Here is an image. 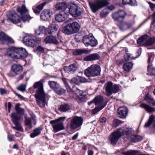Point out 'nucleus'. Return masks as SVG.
<instances>
[{
	"label": "nucleus",
	"mask_w": 155,
	"mask_h": 155,
	"mask_svg": "<svg viewBox=\"0 0 155 155\" xmlns=\"http://www.w3.org/2000/svg\"><path fill=\"white\" fill-rule=\"evenodd\" d=\"M65 118V117H61L56 120L50 121V124L52 125L53 131L54 133H57L64 129L63 121Z\"/></svg>",
	"instance_id": "nucleus-5"
},
{
	"label": "nucleus",
	"mask_w": 155,
	"mask_h": 155,
	"mask_svg": "<svg viewBox=\"0 0 155 155\" xmlns=\"http://www.w3.org/2000/svg\"><path fill=\"white\" fill-rule=\"evenodd\" d=\"M155 117L153 115H152L149 117V120L144 125V127H147L150 126L151 124L152 123L153 121L154 120Z\"/></svg>",
	"instance_id": "nucleus-43"
},
{
	"label": "nucleus",
	"mask_w": 155,
	"mask_h": 155,
	"mask_svg": "<svg viewBox=\"0 0 155 155\" xmlns=\"http://www.w3.org/2000/svg\"><path fill=\"white\" fill-rule=\"evenodd\" d=\"M65 71L68 74H74L76 71L77 67L75 64H73L68 67H65L64 68Z\"/></svg>",
	"instance_id": "nucleus-25"
},
{
	"label": "nucleus",
	"mask_w": 155,
	"mask_h": 155,
	"mask_svg": "<svg viewBox=\"0 0 155 155\" xmlns=\"http://www.w3.org/2000/svg\"><path fill=\"white\" fill-rule=\"evenodd\" d=\"M62 80L68 91L71 92V89L68 84V81L70 82V80L64 78H62Z\"/></svg>",
	"instance_id": "nucleus-45"
},
{
	"label": "nucleus",
	"mask_w": 155,
	"mask_h": 155,
	"mask_svg": "<svg viewBox=\"0 0 155 155\" xmlns=\"http://www.w3.org/2000/svg\"><path fill=\"white\" fill-rule=\"evenodd\" d=\"M17 11L21 15V20L23 22H25L27 21H29L31 19V18L29 15H23L28 11L25 5H22L21 7L17 8Z\"/></svg>",
	"instance_id": "nucleus-13"
},
{
	"label": "nucleus",
	"mask_w": 155,
	"mask_h": 155,
	"mask_svg": "<svg viewBox=\"0 0 155 155\" xmlns=\"http://www.w3.org/2000/svg\"><path fill=\"white\" fill-rule=\"evenodd\" d=\"M17 89L19 91L22 92H24L25 91L26 87L24 84H21L19 86L17 87Z\"/></svg>",
	"instance_id": "nucleus-52"
},
{
	"label": "nucleus",
	"mask_w": 155,
	"mask_h": 155,
	"mask_svg": "<svg viewBox=\"0 0 155 155\" xmlns=\"http://www.w3.org/2000/svg\"><path fill=\"white\" fill-rule=\"evenodd\" d=\"M128 112V110L125 106L119 107L117 110V113L119 116L121 118H125L127 116Z\"/></svg>",
	"instance_id": "nucleus-22"
},
{
	"label": "nucleus",
	"mask_w": 155,
	"mask_h": 155,
	"mask_svg": "<svg viewBox=\"0 0 155 155\" xmlns=\"http://www.w3.org/2000/svg\"><path fill=\"white\" fill-rule=\"evenodd\" d=\"M98 44L97 40L94 37L92 33L88 35V45L92 47L96 46Z\"/></svg>",
	"instance_id": "nucleus-26"
},
{
	"label": "nucleus",
	"mask_w": 155,
	"mask_h": 155,
	"mask_svg": "<svg viewBox=\"0 0 155 155\" xmlns=\"http://www.w3.org/2000/svg\"><path fill=\"white\" fill-rule=\"evenodd\" d=\"M76 93L77 97L79 98L84 97L86 96L87 94V93L86 92L81 91L78 89H77L76 90Z\"/></svg>",
	"instance_id": "nucleus-38"
},
{
	"label": "nucleus",
	"mask_w": 155,
	"mask_h": 155,
	"mask_svg": "<svg viewBox=\"0 0 155 155\" xmlns=\"http://www.w3.org/2000/svg\"><path fill=\"white\" fill-rule=\"evenodd\" d=\"M26 72H24L22 74H20L19 76H18L17 77V81H18L20 80H21L24 77V76H25L26 75Z\"/></svg>",
	"instance_id": "nucleus-53"
},
{
	"label": "nucleus",
	"mask_w": 155,
	"mask_h": 155,
	"mask_svg": "<svg viewBox=\"0 0 155 155\" xmlns=\"http://www.w3.org/2000/svg\"><path fill=\"white\" fill-rule=\"evenodd\" d=\"M140 106L142 108H144L148 112L155 111V109L143 103L141 104Z\"/></svg>",
	"instance_id": "nucleus-32"
},
{
	"label": "nucleus",
	"mask_w": 155,
	"mask_h": 155,
	"mask_svg": "<svg viewBox=\"0 0 155 155\" xmlns=\"http://www.w3.org/2000/svg\"><path fill=\"white\" fill-rule=\"evenodd\" d=\"M104 98L103 97L101 96H96L94 99V103L96 105L99 107H102L103 105L105 106L106 104L103 102Z\"/></svg>",
	"instance_id": "nucleus-27"
},
{
	"label": "nucleus",
	"mask_w": 155,
	"mask_h": 155,
	"mask_svg": "<svg viewBox=\"0 0 155 155\" xmlns=\"http://www.w3.org/2000/svg\"><path fill=\"white\" fill-rule=\"evenodd\" d=\"M45 41L46 43H51L55 45H58V41L55 37L50 36L45 38Z\"/></svg>",
	"instance_id": "nucleus-28"
},
{
	"label": "nucleus",
	"mask_w": 155,
	"mask_h": 155,
	"mask_svg": "<svg viewBox=\"0 0 155 155\" xmlns=\"http://www.w3.org/2000/svg\"><path fill=\"white\" fill-rule=\"evenodd\" d=\"M80 82V83H84L86 82V79L82 77H79Z\"/></svg>",
	"instance_id": "nucleus-58"
},
{
	"label": "nucleus",
	"mask_w": 155,
	"mask_h": 155,
	"mask_svg": "<svg viewBox=\"0 0 155 155\" xmlns=\"http://www.w3.org/2000/svg\"><path fill=\"white\" fill-rule=\"evenodd\" d=\"M52 14V12L50 10L45 9L41 12L40 18L43 20H47L49 18Z\"/></svg>",
	"instance_id": "nucleus-23"
},
{
	"label": "nucleus",
	"mask_w": 155,
	"mask_h": 155,
	"mask_svg": "<svg viewBox=\"0 0 155 155\" xmlns=\"http://www.w3.org/2000/svg\"><path fill=\"white\" fill-rule=\"evenodd\" d=\"M124 130H125V127L117 129L113 132L109 136L108 141L112 145L116 144L119 139L122 136H124Z\"/></svg>",
	"instance_id": "nucleus-4"
},
{
	"label": "nucleus",
	"mask_w": 155,
	"mask_h": 155,
	"mask_svg": "<svg viewBox=\"0 0 155 155\" xmlns=\"http://www.w3.org/2000/svg\"><path fill=\"white\" fill-rule=\"evenodd\" d=\"M70 109V106L67 104H64L61 105L59 109V110L62 112H66Z\"/></svg>",
	"instance_id": "nucleus-44"
},
{
	"label": "nucleus",
	"mask_w": 155,
	"mask_h": 155,
	"mask_svg": "<svg viewBox=\"0 0 155 155\" xmlns=\"http://www.w3.org/2000/svg\"><path fill=\"white\" fill-rule=\"evenodd\" d=\"M68 8L70 14L74 17H77L81 14L80 8L74 2L69 3Z\"/></svg>",
	"instance_id": "nucleus-12"
},
{
	"label": "nucleus",
	"mask_w": 155,
	"mask_h": 155,
	"mask_svg": "<svg viewBox=\"0 0 155 155\" xmlns=\"http://www.w3.org/2000/svg\"><path fill=\"white\" fill-rule=\"evenodd\" d=\"M42 129L40 127H38L34 129L33 133L31 134L30 136L31 138H33L39 135L41 133Z\"/></svg>",
	"instance_id": "nucleus-33"
},
{
	"label": "nucleus",
	"mask_w": 155,
	"mask_h": 155,
	"mask_svg": "<svg viewBox=\"0 0 155 155\" xmlns=\"http://www.w3.org/2000/svg\"><path fill=\"white\" fill-rule=\"evenodd\" d=\"M18 114L21 115H23L25 113V110L22 108H21L16 111Z\"/></svg>",
	"instance_id": "nucleus-54"
},
{
	"label": "nucleus",
	"mask_w": 155,
	"mask_h": 155,
	"mask_svg": "<svg viewBox=\"0 0 155 155\" xmlns=\"http://www.w3.org/2000/svg\"><path fill=\"white\" fill-rule=\"evenodd\" d=\"M22 71L23 67L21 65L14 64L12 65L8 75L10 77H15L20 74Z\"/></svg>",
	"instance_id": "nucleus-11"
},
{
	"label": "nucleus",
	"mask_w": 155,
	"mask_h": 155,
	"mask_svg": "<svg viewBox=\"0 0 155 155\" xmlns=\"http://www.w3.org/2000/svg\"><path fill=\"white\" fill-rule=\"evenodd\" d=\"M138 151L136 150H130L127 152L124 153L125 155H137L139 154L137 153Z\"/></svg>",
	"instance_id": "nucleus-47"
},
{
	"label": "nucleus",
	"mask_w": 155,
	"mask_h": 155,
	"mask_svg": "<svg viewBox=\"0 0 155 155\" xmlns=\"http://www.w3.org/2000/svg\"><path fill=\"white\" fill-rule=\"evenodd\" d=\"M51 0H49V1L48 2H45L40 5L33 6L32 9L33 12L35 14L39 13L46 3L51 2Z\"/></svg>",
	"instance_id": "nucleus-24"
},
{
	"label": "nucleus",
	"mask_w": 155,
	"mask_h": 155,
	"mask_svg": "<svg viewBox=\"0 0 155 155\" xmlns=\"http://www.w3.org/2000/svg\"><path fill=\"white\" fill-rule=\"evenodd\" d=\"M133 64L132 62L126 63L123 65L124 70L127 72L129 71L132 68Z\"/></svg>",
	"instance_id": "nucleus-34"
},
{
	"label": "nucleus",
	"mask_w": 155,
	"mask_h": 155,
	"mask_svg": "<svg viewBox=\"0 0 155 155\" xmlns=\"http://www.w3.org/2000/svg\"><path fill=\"white\" fill-rule=\"evenodd\" d=\"M125 51L126 55L124 56V59L126 61H127L130 60H132L137 58V57H133L132 55L129 52L127 49H125Z\"/></svg>",
	"instance_id": "nucleus-41"
},
{
	"label": "nucleus",
	"mask_w": 155,
	"mask_h": 155,
	"mask_svg": "<svg viewBox=\"0 0 155 155\" xmlns=\"http://www.w3.org/2000/svg\"><path fill=\"white\" fill-rule=\"evenodd\" d=\"M0 93L2 95L6 94H7V91L4 89L0 88Z\"/></svg>",
	"instance_id": "nucleus-56"
},
{
	"label": "nucleus",
	"mask_w": 155,
	"mask_h": 155,
	"mask_svg": "<svg viewBox=\"0 0 155 155\" xmlns=\"http://www.w3.org/2000/svg\"><path fill=\"white\" fill-rule=\"evenodd\" d=\"M114 125L115 127L117 126L121 123V121L116 119H114Z\"/></svg>",
	"instance_id": "nucleus-55"
},
{
	"label": "nucleus",
	"mask_w": 155,
	"mask_h": 155,
	"mask_svg": "<svg viewBox=\"0 0 155 155\" xmlns=\"http://www.w3.org/2000/svg\"><path fill=\"white\" fill-rule=\"evenodd\" d=\"M35 88L38 89L35 94V97L37 98V102L38 105L41 107H45L47 105L46 97L47 94L44 91L43 82L42 80L35 82L33 85Z\"/></svg>",
	"instance_id": "nucleus-1"
},
{
	"label": "nucleus",
	"mask_w": 155,
	"mask_h": 155,
	"mask_svg": "<svg viewBox=\"0 0 155 155\" xmlns=\"http://www.w3.org/2000/svg\"><path fill=\"white\" fill-rule=\"evenodd\" d=\"M0 41L2 44L13 43V40L3 32H0Z\"/></svg>",
	"instance_id": "nucleus-20"
},
{
	"label": "nucleus",
	"mask_w": 155,
	"mask_h": 155,
	"mask_svg": "<svg viewBox=\"0 0 155 155\" xmlns=\"http://www.w3.org/2000/svg\"><path fill=\"white\" fill-rule=\"evenodd\" d=\"M127 15L126 12L123 10H120L113 13L112 16L113 19L116 21H122Z\"/></svg>",
	"instance_id": "nucleus-14"
},
{
	"label": "nucleus",
	"mask_w": 155,
	"mask_h": 155,
	"mask_svg": "<svg viewBox=\"0 0 155 155\" xmlns=\"http://www.w3.org/2000/svg\"><path fill=\"white\" fill-rule=\"evenodd\" d=\"M100 72V68L97 64H93L88 68V82H92L94 80L93 77L99 75Z\"/></svg>",
	"instance_id": "nucleus-6"
},
{
	"label": "nucleus",
	"mask_w": 155,
	"mask_h": 155,
	"mask_svg": "<svg viewBox=\"0 0 155 155\" xmlns=\"http://www.w3.org/2000/svg\"><path fill=\"white\" fill-rule=\"evenodd\" d=\"M46 30V28L44 26H39L38 29L35 30V32L36 35H40L43 34Z\"/></svg>",
	"instance_id": "nucleus-37"
},
{
	"label": "nucleus",
	"mask_w": 155,
	"mask_h": 155,
	"mask_svg": "<svg viewBox=\"0 0 155 155\" xmlns=\"http://www.w3.org/2000/svg\"><path fill=\"white\" fill-rule=\"evenodd\" d=\"M153 54L152 53L148 54L149 58L148 60V62L149 64L147 68V74L150 75H155V67L152 66V64L150 63L153 60Z\"/></svg>",
	"instance_id": "nucleus-15"
},
{
	"label": "nucleus",
	"mask_w": 155,
	"mask_h": 155,
	"mask_svg": "<svg viewBox=\"0 0 155 155\" xmlns=\"http://www.w3.org/2000/svg\"><path fill=\"white\" fill-rule=\"evenodd\" d=\"M14 135H8L7 136V138L9 141H12L13 140V137Z\"/></svg>",
	"instance_id": "nucleus-60"
},
{
	"label": "nucleus",
	"mask_w": 155,
	"mask_h": 155,
	"mask_svg": "<svg viewBox=\"0 0 155 155\" xmlns=\"http://www.w3.org/2000/svg\"><path fill=\"white\" fill-rule=\"evenodd\" d=\"M22 41L26 45L31 47L34 46L37 43L36 41L31 35H27L23 38Z\"/></svg>",
	"instance_id": "nucleus-18"
},
{
	"label": "nucleus",
	"mask_w": 155,
	"mask_h": 155,
	"mask_svg": "<svg viewBox=\"0 0 155 155\" xmlns=\"http://www.w3.org/2000/svg\"><path fill=\"white\" fill-rule=\"evenodd\" d=\"M37 51L41 53H43L44 51V48L41 46H39L37 49Z\"/></svg>",
	"instance_id": "nucleus-59"
},
{
	"label": "nucleus",
	"mask_w": 155,
	"mask_h": 155,
	"mask_svg": "<svg viewBox=\"0 0 155 155\" xmlns=\"http://www.w3.org/2000/svg\"><path fill=\"white\" fill-rule=\"evenodd\" d=\"M68 16L67 13L65 11H61L59 14L55 15V20L58 22H62L67 19Z\"/></svg>",
	"instance_id": "nucleus-21"
},
{
	"label": "nucleus",
	"mask_w": 155,
	"mask_h": 155,
	"mask_svg": "<svg viewBox=\"0 0 155 155\" xmlns=\"http://www.w3.org/2000/svg\"><path fill=\"white\" fill-rule=\"evenodd\" d=\"M153 19L151 22V25H153V26L155 27V11L153 14Z\"/></svg>",
	"instance_id": "nucleus-61"
},
{
	"label": "nucleus",
	"mask_w": 155,
	"mask_h": 155,
	"mask_svg": "<svg viewBox=\"0 0 155 155\" xmlns=\"http://www.w3.org/2000/svg\"><path fill=\"white\" fill-rule=\"evenodd\" d=\"M54 91L56 93L59 95H62L64 94L65 92V90L62 88L60 85L59 84L57 85V87L54 90Z\"/></svg>",
	"instance_id": "nucleus-35"
},
{
	"label": "nucleus",
	"mask_w": 155,
	"mask_h": 155,
	"mask_svg": "<svg viewBox=\"0 0 155 155\" xmlns=\"http://www.w3.org/2000/svg\"><path fill=\"white\" fill-rule=\"evenodd\" d=\"M132 129L130 128H128L125 127V130H124V137L134 142H137L142 139V137L136 135H133Z\"/></svg>",
	"instance_id": "nucleus-7"
},
{
	"label": "nucleus",
	"mask_w": 155,
	"mask_h": 155,
	"mask_svg": "<svg viewBox=\"0 0 155 155\" xmlns=\"http://www.w3.org/2000/svg\"><path fill=\"white\" fill-rule=\"evenodd\" d=\"M11 117L12 120L15 126H12V128L17 131H21V127L18 121L20 119V117L18 116L17 114L14 113L11 114Z\"/></svg>",
	"instance_id": "nucleus-16"
},
{
	"label": "nucleus",
	"mask_w": 155,
	"mask_h": 155,
	"mask_svg": "<svg viewBox=\"0 0 155 155\" xmlns=\"http://www.w3.org/2000/svg\"><path fill=\"white\" fill-rule=\"evenodd\" d=\"M104 107V105H103L102 107H99L98 106L97 107H95L92 110V114H97L98 112L103 109Z\"/></svg>",
	"instance_id": "nucleus-49"
},
{
	"label": "nucleus",
	"mask_w": 155,
	"mask_h": 155,
	"mask_svg": "<svg viewBox=\"0 0 155 155\" xmlns=\"http://www.w3.org/2000/svg\"><path fill=\"white\" fill-rule=\"evenodd\" d=\"M7 16L8 19L14 24L19 23L21 21V18H20L18 15L14 12H11Z\"/></svg>",
	"instance_id": "nucleus-19"
},
{
	"label": "nucleus",
	"mask_w": 155,
	"mask_h": 155,
	"mask_svg": "<svg viewBox=\"0 0 155 155\" xmlns=\"http://www.w3.org/2000/svg\"><path fill=\"white\" fill-rule=\"evenodd\" d=\"M122 3L124 5L129 4L133 6L137 5V3L136 0H123Z\"/></svg>",
	"instance_id": "nucleus-39"
},
{
	"label": "nucleus",
	"mask_w": 155,
	"mask_h": 155,
	"mask_svg": "<svg viewBox=\"0 0 155 155\" xmlns=\"http://www.w3.org/2000/svg\"><path fill=\"white\" fill-rule=\"evenodd\" d=\"M109 13L107 9L103 10L100 13V15L101 17L104 18Z\"/></svg>",
	"instance_id": "nucleus-51"
},
{
	"label": "nucleus",
	"mask_w": 155,
	"mask_h": 155,
	"mask_svg": "<svg viewBox=\"0 0 155 155\" xmlns=\"http://www.w3.org/2000/svg\"><path fill=\"white\" fill-rule=\"evenodd\" d=\"M83 42L84 44L86 46L87 45V35L83 37Z\"/></svg>",
	"instance_id": "nucleus-57"
},
{
	"label": "nucleus",
	"mask_w": 155,
	"mask_h": 155,
	"mask_svg": "<svg viewBox=\"0 0 155 155\" xmlns=\"http://www.w3.org/2000/svg\"><path fill=\"white\" fill-rule=\"evenodd\" d=\"M149 4L151 9L153 11L155 10V4L150 3Z\"/></svg>",
	"instance_id": "nucleus-62"
},
{
	"label": "nucleus",
	"mask_w": 155,
	"mask_h": 155,
	"mask_svg": "<svg viewBox=\"0 0 155 155\" xmlns=\"http://www.w3.org/2000/svg\"><path fill=\"white\" fill-rule=\"evenodd\" d=\"M107 0H98L94 3L89 2V5L92 11L94 13L98 10L108 4Z\"/></svg>",
	"instance_id": "nucleus-8"
},
{
	"label": "nucleus",
	"mask_w": 155,
	"mask_h": 155,
	"mask_svg": "<svg viewBox=\"0 0 155 155\" xmlns=\"http://www.w3.org/2000/svg\"><path fill=\"white\" fill-rule=\"evenodd\" d=\"M58 28V25L55 24L50 25L48 26V31H49L48 33L51 34L52 32H54L56 31Z\"/></svg>",
	"instance_id": "nucleus-31"
},
{
	"label": "nucleus",
	"mask_w": 155,
	"mask_h": 155,
	"mask_svg": "<svg viewBox=\"0 0 155 155\" xmlns=\"http://www.w3.org/2000/svg\"><path fill=\"white\" fill-rule=\"evenodd\" d=\"M49 84L51 88L54 90L57 87V85H58L59 84L56 82L51 81L49 82Z\"/></svg>",
	"instance_id": "nucleus-50"
},
{
	"label": "nucleus",
	"mask_w": 155,
	"mask_h": 155,
	"mask_svg": "<svg viewBox=\"0 0 155 155\" xmlns=\"http://www.w3.org/2000/svg\"><path fill=\"white\" fill-rule=\"evenodd\" d=\"M20 105V104L19 103L17 104H15V108L16 111L21 108V107H19Z\"/></svg>",
	"instance_id": "nucleus-64"
},
{
	"label": "nucleus",
	"mask_w": 155,
	"mask_h": 155,
	"mask_svg": "<svg viewBox=\"0 0 155 155\" xmlns=\"http://www.w3.org/2000/svg\"><path fill=\"white\" fill-rule=\"evenodd\" d=\"M106 118L104 117H103L99 120L100 123H104L106 121Z\"/></svg>",
	"instance_id": "nucleus-63"
},
{
	"label": "nucleus",
	"mask_w": 155,
	"mask_h": 155,
	"mask_svg": "<svg viewBox=\"0 0 155 155\" xmlns=\"http://www.w3.org/2000/svg\"><path fill=\"white\" fill-rule=\"evenodd\" d=\"M80 28L79 24L77 22H73L64 26L62 29V31L64 34L69 35L77 32Z\"/></svg>",
	"instance_id": "nucleus-3"
},
{
	"label": "nucleus",
	"mask_w": 155,
	"mask_h": 155,
	"mask_svg": "<svg viewBox=\"0 0 155 155\" xmlns=\"http://www.w3.org/2000/svg\"><path fill=\"white\" fill-rule=\"evenodd\" d=\"M31 118H26L25 121V124L30 129L31 128Z\"/></svg>",
	"instance_id": "nucleus-48"
},
{
	"label": "nucleus",
	"mask_w": 155,
	"mask_h": 155,
	"mask_svg": "<svg viewBox=\"0 0 155 155\" xmlns=\"http://www.w3.org/2000/svg\"><path fill=\"white\" fill-rule=\"evenodd\" d=\"M87 51L84 49H77L73 51V54L74 55H78L82 54H86Z\"/></svg>",
	"instance_id": "nucleus-42"
},
{
	"label": "nucleus",
	"mask_w": 155,
	"mask_h": 155,
	"mask_svg": "<svg viewBox=\"0 0 155 155\" xmlns=\"http://www.w3.org/2000/svg\"><path fill=\"white\" fill-rule=\"evenodd\" d=\"M149 38V37L147 35H143L137 40V43L140 45H144L147 46L152 45L155 42V38Z\"/></svg>",
	"instance_id": "nucleus-10"
},
{
	"label": "nucleus",
	"mask_w": 155,
	"mask_h": 155,
	"mask_svg": "<svg viewBox=\"0 0 155 155\" xmlns=\"http://www.w3.org/2000/svg\"><path fill=\"white\" fill-rule=\"evenodd\" d=\"M100 58L98 54H93L88 56V61H94Z\"/></svg>",
	"instance_id": "nucleus-40"
},
{
	"label": "nucleus",
	"mask_w": 155,
	"mask_h": 155,
	"mask_svg": "<svg viewBox=\"0 0 155 155\" xmlns=\"http://www.w3.org/2000/svg\"><path fill=\"white\" fill-rule=\"evenodd\" d=\"M144 99L150 105H155V100L152 97L146 95Z\"/></svg>",
	"instance_id": "nucleus-36"
},
{
	"label": "nucleus",
	"mask_w": 155,
	"mask_h": 155,
	"mask_svg": "<svg viewBox=\"0 0 155 155\" xmlns=\"http://www.w3.org/2000/svg\"><path fill=\"white\" fill-rule=\"evenodd\" d=\"M104 87L107 95L109 96L112 94H115L119 91V87L116 85H113V83L110 81L106 83L104 85Z\"/></svg>",
	"instance_id": "nucleus-9"
},
{
	"label": "nucleus",
	"mask_w": 155,
	"mask_h": 155,
	"mask_svg": "<svg viewBox=\"0 0 155 155\" xmlns=\"http://www.w3.org/2000/svg\"><path fill=\"white\" fill-rule=\"evenodd\" d=\"M134 23L135 22L134 21H132L124 23L120 27V30L124 31L131 28Z\"/></svg>",
	"instance_id": "nucleus-29"
},
{
	"label": "nucleus",
	"mask_w": 155,
	"mask_h": 155,
	"mask_svg": "<svg viewBox=\"0 0 155 155\" xmlns=\"http://www.w3.org/2000/svg\"><path fill=\"white\" fill-rule=\"evenodd\" d=\"M83 119L82 117L78 116L74 117L71 122V127L72 129H74L82 125Z\"/></svg>",
	"instance_id": "nucleus-17"
},
{
	"label": "nucleus",
	"mask_w": 155,
	"mask_h": 155,
	"mask_svg": "<svg viewBox=\"0 0 155 155\" xmlns=\"http://www.w3.org/2000/svg\"><path fill=\"white\" fill-rule=\"evenodd\" d=\"M70 82L71 84H74L79 85L80 83L79 77L78 76L73 78L70 80Z\"/></svg>",
	"instance_id": "nucleus-46"
},
{
	"label": "nucleus",
	"mask_w": 155,
	"mask_h": 155,
	"mask_svg": "<svg viewBox=\"0 0 155 155\" xmlns=\"http://www.w3.org/2000/svg\"><path fill=\"white\" fill-rule=\"evenodd\" d=\"M67 8V5L65 2L57 3L55 6V8L57 10H62L64 11Z\"/></svg>",
	"instance_id": "nucleus-30"
},
{
	"label": "nucleus",
	"mask_w": 155,
	"mask_h": 155,
	"mask_svg": "<svg viewBox=\"0 0 155 155\" xmlns=\"http://www.w3.org/2000/svg\"><path fill=\"white\" fill-rule=\"evenodd\" d=\"M6 51L8 56L14 59H24L28 55L26 49L23 48H9Z\"/></svg>",
	"instance_id": "nucleus-2"
}]
</instances>
